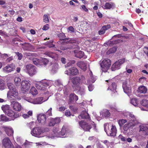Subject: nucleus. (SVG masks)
<instances>
[{"instance_id": "obj_1", "label": "nucleus", "mask_w": 148, "mask_h": 148, "mask_svg": "<svg viewBox=\"0 0 148 148\" xmlns=\"http://www.w3.org/2000/svg\"><path fill=\"white\" fill-rule=\"evenodd\" d=\"M7 85L9 89V90L7 93L8 96L13 97H14L13 98L14 100L20 99V97L18 96V92L14 85L11 83H7Z\"/></svg>"}, {"instance_id": "obj_2", "label": "nucleus", "mask_w": 148, "mask_h": 148, "mask_svg": "<svg viewBox=\"0 0 148 148\" xmlns=\"http://www.w3.org/2000/svg\"><path fill=\"white\" fill-rule=\"evenodd\" d=\"M81 80V78L78 76L72 78V87L74 90L80 91L81 88L80 85Z\"/></svg>"}, {"instance_id": "obj_3", "label": "nucleus", "mask_w": 148, "mask_h": 148, "mask_svg": "<svg viewBox=\"0 0 148 148\" xmlns=\"http://www.w3.org/2000/svg\"><path fill=\"white\" fill-rule=\"evenodd\" d=\"M107 125L104 126V130L108 136H116L117 130L115 126L112 125L110 126V129H109V125L108 127V129L106 128Z\"/></svg>"}, {"instance_id": "obj_4", "label": "nucleus", "mask_w": 148, "mask_h": 148, "mask_svg": "<svg viewBox=\"0 0 148 148\" xmlns=\"http://www.w3.org/2000/svg\"><path fill=\"white\" fill-rule=\"evenodd\" d=\"M111 65V61L108 58L103 60L100 64L101 70L103 72H107Z\"/></svg>"}, {"instance_id": "obj_5", "label": "nucleus", "mask_w": 148, "mask_h": 148, "mask_svg": "<svg viewBox=\"0 0 148 148\" xmlns=\"http://www.w3.org/2000/svg\"><path fill=\"white\" fill-rule=\"evenodd\" d=\"M79 124L83 130L85 131H89L92 127L90 125L84 120L79 121Z\"/></svg>"}, {"instance_id": "obj_6", "label": "nucleus", "mask_w": 148, "mask_h": 148, "mask_svg": "<svg viewBox=\"0 0 148 148\" xmlns=\"http://www.w3.org/2000/svg\"><path fill=\"white\" fill-rule=\"evenodd\" d=\"M125 58L120 59L112 65L111 70L112 71H114L119 69L121 65L125 62Z\"/></svg>"}, {"instance_id": "obj_7", "label": "nucleus", "mask_w": 148, "mask_h": 148, "mask_svg": "<svg viewBox=\"0 0 148 148\" xmlns=\"http://www.w3.org/2000/svg\"><path fill=\"white\" fill-rule=\"evenodd\" d=\"M64 73L69 75L75 76L78 74L79 72L78 69L76 67L73 66L66 70Z\"/></svg>"}, {"instance_id": "obj_8", "label": "nucleus", "mask_w": 148, "mask_h": 148, "mask_svg": "<svg viewBox=\"0 0 148 148\" xmlns=\"http://www.w3.org/2000/svg\"><path fill=\"white\" fill-rule=\"evenodd\" d=\"M26 69L27 73L30 76H33L36 72V68L32 64H29L26 66Z\"/></svg>"}, {"instance_id": "obj_9", "label": "nucleus", "mask_w": 148, "mask_h": 148, "mask_svg": "<svg viewBox=\"0 0 148 148\" xmlns=\"http://www.w3.org/2000/svg\"><path fill=\"white\" fill-rule=\"evenodd\" d=\"M2 144L5 148H13L14 147L13 144L8 137L5 138L3 140Z\"/></svg>"}, {"instance_id": "obj_10", "label": "nucleus", "mask_w": 148, "mask_h": 148, "mask_svg": "<svg viewBox=\"0 0 148 148\" xmlns=\"http://www.w3.org/2000/svg\"><path fill=\"white\" fill-rule=\"evenodd\" d=\"M5 114L11 117L12 120H14L20 116V114L18 113L13 111L12 109Z\"/></svg>"}, {"instance_id": "obj_11", "label": "nucleus", "mask_w": 148, "mask_h": 148, "mask_svg": "<svg viewBox=\"0 0 148 148\" xmlns=\"http://www.w3.org/2000/svg\"><path fill=\"white\" fill-rule=\"evenodd\" d=\"M15 65L13 63L7 65L3 68V71L6 73H8L14 71L15 69Z\"/></svg>"}, {"instance_id": "obj_12", "label": "nucleus", "mask_w": 148, "mask_h": 148, "mask_svg": "<svg viewBox=\"0 0 148 148\" xmlns=\"http://www.w3.org/2000/svg\"><path fill=\"white\" fill-rule=\"evenodd\" d=\"M42 134L41 127H40L34 128L31 132L32 135L36 137H38Z\"/></svg>"}, {"instance_id": "obj_13", "label": "nucleus", "mask_w": 148, "mask_h": 148, "mask_svg": "<svg viewBox=\"0 0 148 148\" xmlns=\"http://www.w3.org/2000/svg\"><path fill=\"white\" fill-rule=\"evenodd\" d=\"M122 86L124 91L126 93L129 94L131 92V87L127 84L126 81L123 82Z\"/></svg>"}, {"instance_id": "obj_14", "label": "nucleus", "mask_w": 148, "mask_h": 148, "mask_svg": "<svg viewBox=\"0 0 148 148\" xmlns=\"http://www.w3.org/2000/svg\"><path fill=\"white\" fill-rule=\"evenodd\" d=\"M37 119L39 123L41 125H44L46 123V115L40 114L37 116Z\"/></svg>"}, {"instance_id": "obj_15", "label": "nucleus", "mask_w": 148, "mask_h": 148, "mask_svg": "<svg viewBox=\"0 0 148 148\" xmlns=\"http://www.w3.org/2000/svg\"><path fill=\"white\" fill-rule=\"evenodd\" d=\"M12 103L14 110L16 111H20L21 110L22 107L20 103L14 101H12Z\"/></svg>"}, {"instance_id": "obj_16", "label": "nucleus", "mask_w": 148, "mask_h": 148, "mask_svg": "<svg viewBox=\"0 0 148 148\" xmlns=\"http://www.w3.org/2000/svg\"><path fill=\"white\" fill-rule=\"evenodd\" d=\"M135 123H133L131 121L128 122L127 123L125 124L123 127V129L124 131L123 132L124 134H125V132L126 133L127 132V131L130 127H133L135 126Z\"/></svg>"}, {"instance_id": "obj_17", "label": "nucleus", "mask_w": 148, "mask_h": 148, "mask_svg": "<svg viewBox=\"0 0 148 148\" xmlns=\"http://www.w3.org/2000/svg\"><path fill=\"white\" fill-rule=\"evenodd\" d=\"M48 86V84L46 82H38L36 84V88L37 89L40 90H44L45 88V86Z\"/></svg>"}, {"instance_id": "obj_18", "label": "nucleus", "mask_w": 148, "mask_h": 148, "mask_svg": "<svg viewBox=\"0 0 148 148\" xmlns=\"http://www.w3.org/2000/svg\"><path fill=\"white\" fill-rule=\"evenodd\" d=\"M60 118H51L49 123V126H53L59 123L60 122Z\"/></svg>"}, {"instance_id": "obj_19", "label": "nucleus", "mask_w": 148, "mask_h": 148, "mask_svg": "<svg viewBox=\"0 0 148 148\" xmlns=\"http://www.w3.org/2000/svg\"><path fill=\"white\" fill-rule=\"evenodd\" d=\"M123 40L121 39H117L114 40L109 41L106 42L105 44L109 46H112L118 43L121 42Z\"/></svg>"}, {"instance_id": "obj_20", "label": "nucleus", "mask_w": 148, "mask_h": 148, "mask_svg": "<svg viewBox=\"0 0 148 148\" xmlns=\"http://www.w3.org/2000/svg\"><path fill=\"white\" fill-rule=\"evenodd\" d=\"M78 99V97L74 93H71L69 96V102L72 103L74 101H76Z\"/></svg>"}, {"instance_id": "obj_21", "label": "nucleus", "mask_w": 148, "mask_h": 148, "mask_svg": "<svg viewBox=\"0 0 148 148\" xmlns=\"http://www.w3.org/2000/svg\"><path fill=\"white\" fill-rule=\"evenodd\" d=\"M79 116L81 117L82 119H86L89 121L91 120L89 114L86 111H82L81 113L79 114Z\"/></svg>"}, {"instance_id": "obj_22", "label": "nucleus", "mask_w": 148, "mask_h": 148, "mask_svg": "<svg viewBox=\"0 0 148 148\" xmlns=\"http://www.w3.org/2000/svg\"><path fill=\"white\" fill-rule=\"evenodd\" d=\"M77 66L80 68L84 71H85L86 70L87 64L83 62L80 61L78 62L77 63Z\"/></svg>"}, {"instance_id": "obj_23", "label": "nucleus", "mask_w": 148, "mask_h": 148, "mask_svg": "<svg viewBox=\"0 0 148 148\" xmlns=\"http://www.w3.org/2000/svg\"><path fill=\"white\" fill-rule=\"evenodd\" d=\"M30 84L27 81H23L21 83V87L22 89L27 90L29 88Z\"/></svg>"}, {"instance_id": "obj_24", "label": "nucleus", "mask_w": 148, "mask_h": 148, "mask_svg": "<svg viewBox=\"0 0 148 148\" xmlns=\"http://www.w3.org/2000/svg\"><path fill=\"white\" fill-rule=\"evenodd\" d=\"M3 128L5 132L8 136H12L13 135L14 131L12 128L6 127H4Z\"/></svg>"}, {"instance_id": "obj_25", "label": "nucleus", "mask_w": 148, "mask_h": 148, "mask_svg": "<svg viewBox=\"0 0 148 148\" xmlns=\"http://www.w3.org/2000/svg\"><path fill=\"white\" fill-rule=\"evenodd\" d=\"M147 91V88L143 86H141L138 88L137 92L140 93H145Z\"/></svg>"}, {"instance_id": "obj_26", "label": "nucleus", "mask_w": 148, "mask_h": 148, "mask_svg": "<svg viewBox=\"0 0 148 148\" xmlns=\"http://www.w3.org/2000/svg\"><path fill=\"white\" fill-rule=\"evenodd\" d=\"M1 109L5 114L11 109L10 106L8 105L2 106L1 107Z\"/></svg>"}, {"instance_id": "obj_27", "label": "nucleus", "mask_w": 148, "mask_h": 148, "mask_svg": "<svg viewBox=\"0 0 148 148\" xmlns=\"http://www.w3.org/2000/svg\"><path fill=\"white\" fill-rule=\"evenodd\" d=\"M75 57L80 59L83 58L84 56L85 58L86 57V56H85L84 52L81 51H79L75 53Z\"/></svg>"}, {"instance_id": "obj_28", "label": "nucleus", "mask_w": 148, "mask_h": 148, "mask_svg": "<svg viewBox=\"0 0 148 148\" xmlns=\"http://www.w3.org/2000/svg\"><path fill=\"white\" fill-rule=\"evenodd\" d=\"M55 130L57 131V129L56 128ZM56 133L57 134H56L58 136L61 137L65 135L66 133V130L65 129H62L60 131L58 132V131H57L56 133H55V134Z\"/></svg>"}, {"instance_id": "obj_29", "label": "nucleus", "mask_w": 148, "mask_h": 148, "mask_svg": "<svg viewBox=\"0 0 148 148\" xmlns=\"http://www.w3.org/2000/svg\"><path fill=\"white\" fill-rule=\"evenodd\" d=\"M114 5V4L112 3H109L107 2L105 4V5L103 6L104 7H103V8L106 9H110L112 8Z\"/></svg>"}, {"instance_id": "obj_30", "label": "nucleus", "mask_w": 148, "mask_h": 148, "mask_svg": "<svg viewBox=\"0 0 148 148\" xmlns=\"http://www.w3.org/2000/svg\"><path fill=\"white\" fill-rule=\"evenodd\" d=\"M43 98L42 97L36 98L34 100L35 104H41L43 102Z\"/></svg>"}, {"instance_id": "obj_31", "label": "nucleus", "mask_w": 148, "mask_h": 148, "mask_svg": "<svg viewBox=\"0 0 148 148\" xmlns=\"http://www.w3.org/2000/svg\"><path fill=\"white\" fill-rule=\"evenodd\" d=\"M129 116L130 117V119H131V121L133 122L132 123H135L136 125V123L137 122V121L135 116L134 114L131 113L129 114Z\"/></svg>"}, {"instance_id": "obj_32", "label": "nucleus", "mask_w": 148, "mask_h": 148, "mask_svg": "<svg viewBox=\"0 0 148 148\" xmlns=\"http://www.w3.org/2000/svg\"><path fill=\"white\" fill-rule=\"evenodd\" d=\"M117 48L115 47H113L109 49L106 52L107 55L115 53L116 50Z\"/></svg>"}, {"instance_id": "obj_33", "label": "nucleus", "mask_w": 148, "mask_h": 148, "mask_svg": "<svg viewBox=\"0 0 148 148\" xmlns=\"http://www.w3.org/2000/svg\"><path fill=\"white\" fill-rule=\"evenodd\" d=\"M14 82L16 86L19 85L21 84V79L18 77H16L14 79Z\"/></svg>"}, {"instance_id": "obj_34", "label": "nucleus", "mask_w": 148, "mask_h": 148, "mask_svg": "<svg viewBox=\"0 0 148 148\" xmlns=\"http://www.w3.org/2000/svg\"><path fill=\"white\" fill-rule=\"evenodd\" d=\"M30 93L33 95H36L38 93V92L35 87H32L30 90Z\"/></svg>"}, {"instance_id": "obj_35", "label": "nucleus", "mask_w": 148, "mask_h": 148, "mask_svg": "<svg viewBox=\"0 0 148 148\" xmlns=\"http://www.w3.org/2000/svg\"><path fill=\"white\" fill-rule=\"evenodd\" d=\"M131 103L134 106H137L138 103V101L137 99L133 98L131 100Z\"/></svg>"}, {"instance_id": "obj_36", "label": "nucleus", "mask_w": 148, "mask_h": 148, "mask_svg": "<svg viewBox=\"0 0 148 148\" xmlns=\"http://www.w3.org/2000/svg\"><path fill=\"white\" fill-rule=\"evenodd\" d=\"M140 103L143 106L148 108V100H143L140 101Z\"/></svg>"}, {"instance_id": "obj_37", "label": "nucleus", "mask_w": 148, "mask_h": 148, "mask_svg": "<svg viewBox=\"0 0 148 148\" xmlns=\"http://www.w3.org/2000/svg\"><path fill=\"white\" fill-rule=\"evenodd\" d=\"M116 87V85L115 82L112 83L111 85L108 88L111 91H113L115 90Z\"/></svg>"}, {"instance_id": "obj_38", "label": "nucleus", "mask_w": 148, "mask_h": 148, "mask_svg": "<svg viewBox=\"0 0 148 148\" xmlns=\"http://www.w3.org/2000/svg\"><path fill=\"white\" fill-rule=\"evenodd\" d=\"M58 37L60 38V39L61 40L62 39V40H69V38H65L63 39V38L65 37V34L63 33L59 34H58Z\"/></svg>"}, {"instance_id": "obj_39", "label": "nucleus", "mask_w": 148, "mask_h": 148, "mask_svg": "<svg viewBox=\"0 0 148 148\" xmlns=\"http://www.w3.org/2000/svg\"><path fill=\"white\" fill-rule=\"evenodd\" d=\"M127 122L126 119H119L118 121V123L120 127L122 126L125 123Z\"/></svg>"}, {"instance_id": "obj_40", "label": "nucleus", "mask_w": 148, "mask_h": 148, "mask_svg": "<svg viewBox=\"0 0 148 148\" xmlns=\"http://www.w3.org/2000/svg\"><path fill=\"white\" fill-rule=\"evenodd\" d=\"M45 54L47 55L48 56L51 58H54V56L53 55V53L50 52H46L45 53Z\"/></svg>"}, {"instance_id": "obj_41", "label": "nucleus", "mask_w": 148, "mask_h": 148, "mask_svg": "<svg viewBox=\"0 0 148 148\" xmlns=\"http://www.w3.org/2000/svg\"><path fill=\"white\" fill-rule=\"evenodd\" d=\"M34 64H38L40 62V60L36 58H33L32 59Z\"/></svg>"}, {"instance_id": "obj_42", "label": "nucleus", "mask_w": 148, "mask_h": 148, "mask_svg": "<svg viewBox=\"0 0 148 148\" xmlns=\"http://www.w3.org/2000/svg\"><path fill=\"white\" fill-rule=\"evenodd\" d=\"M41 130L42 133L47 132H49V128L46 127H41Z\"/></svg>"}, {"instance_id": "obj_43", "label": "nucleus", "mask_w": 148, "mask_h": 148, "mask_svg": "<svg viewBox=\"0 0 148 148\" xmlns=\"http://www.w3.org/2000/svg\"><path fill=\"white\" fill-rule=\"evenodd\" d=\"M68 32H70L71 33H74L75 32V29L72 26H70L68 27Z\"/></svg>"}, {"instance_id": "obj_44", "label": "nucleus", "mask_w": 148, "mask_h": 148, "mask_svg": "<svg viewBox=\"0 0 148 148\" xmlns=\"http://www.w3.org/2000/svg\"><path fill=\"white\" fill-rule=\"evenodd\" d=\"M43 21L45 22L48 23L49 22V19L47 15L46 14H45L44 15Z\"/></svg>"}, {"instance_id": "obj_45", "label": "nucleus", "mask_w": 148, "mask_h": 148, "mask_svg": "<svg viewBox=\"0 0 148 148\" xmlns=\"http://www.w3.org/2000/svg\"><path fill=\"white\" fill-rule=\"evenodd\" d=\"M1 119L2 121H8L9 119L6 116H4V115H1Z\"/></svg>"}, {"instance_id": "obj_46", "label": "nucleus", "mask_w": 148, "mask_h": 148, "mask_svg": "<svg viewBox=\"0 0 148 148\" xmlns=\"http://www.w3.org/2000/svg\"><path fill=\"white\" fill-rule=\"evenodd\" d=\"M118 139L122 141H125L126 139L125 137L123 136L122 135L120 134L118 137Z\"/></svg>"}, {"instance_id": "obj_47", "label": "nucleus", "mask_w": 148, "mask_h": 148, "mask_svg": "<svg viewBox=\"0 0 148 148\" xmlns=\"http://www.w3.org/2000/svg\"><path fill=\"white\" fill-rule=\"evenodd\" d=\"M110 25H103L102 27V29H104V30L106 31L108 29H109L110 28Z\"/></svg>"}, {"instance_id": "obj_48", "label": "nucleus", "mask_w": 148, "mask_h": 148, "mask_svg": "<svg viewBox=\"0 0 148 148\" xmlns=\"http://www.w3.org/2000/svg\"><path fill=\"white\" fill-rule=\"evenodd\" d=\"M104 115L106 117H108L110 116V113L108 110H106L104 113Z\"/></svg>"}, {"instance_id": "obj_49", "label": "nucleus", "mask_w": 148, "mask_h": 148, "mask_svg": "<svg viewBox=\"0 0 148 148\" xmlns=\"http://www.w3.org/2000/svg\"><path fill=\"white\" fill-rule=\"evenodd\" d=\"M42 63L45 65H46L48 64L49 62V60L46 58H43L42 59Z\"/></svg>"}, {"instance_id": "obj_50", "label": "nucleus", "mask_w": 148, "mask_h": 148, "mask_svg": "<svg viewBox=\"0 0 148 148\" xmlns=\"http://www.w3.org/2000/svg\"><path fill=\"white\" fill-rule=\"evenodd\" d=\"M52 108H50V109L46 112V114L49 116H51L52 115Z\"/></svg>"}, {"instance_id": "obj_51", "label": "nucleus", "mask_w": 148, "mask_h": 148, "mask_svg": "<svg viewBox=\"0 0 148 148\" xmlns=\"http://www.w3.org/2000/svg\"><path fill=\"white\" fill-rule=\"evenodd\" d=\"M147 127L140 126V131H142L143 133Z\"/></svg>"}, {"instance_id": "obj_52", "label": "nucleus", "mask_w": 148, "mask_h": 148, "mask_svg": "<svg viewBox=\"0 0 148 148\" xmlns=\"http://www.w3.org/2000/svg\"><path fill=\"white\" fill-rule=\"evenodd\" d=\"M4 84L3 80H0V89H3L4 88Z\"/></svg>"}, {"instance_id": "obj_53", "label": "nucleus", "mask_w": 148, "mask_h": 148, "mask_svg": "<svg viewBox=\"0 0 148 148\" xmlns=\"http://www.w3.org/2000/svg\"><path fill=\"white\" fill-rule=\"evenodd\" d=\"M105 31L102 27L101 29L99 31V34L100 35L103 34L105 33Z\"/></svg>"}, {"instance_id": "obj_54", "label": "nucleus", "mask_w": 148, "mask_h": 148, "mask_svg": "<svg viewBox=\"0 0 148 148\" xmlns=\"http://www.w3.org/2000/svg\"><path fill=\"white\" fill-rule=\"evenodd\" d=\"M81 7L83 11L86 12H88V9L86 8V6L84 5H82L81 6Z\"/></svg>"}, {"instance_id": "obj_55", "label": "nucleus", "mask_w": 148, "mask_h": 148, "mask_svg": "<svg viewBox=\"0 0 148 148\" xmlns=\"http://www.w3.org/2000/svg\"><path fill=\"white\" fill-rule=\"evenodd\" d=\"M16 55L18 56V59L19 60H21L23 57L22 54L21 53H20L19 52H18L16 53Z\"/></svg>"}, {"instance_id": "obj_56", "label": "nucleus", "mask_w": 148, "mask_h": 148, "mask_svg": "<svg viewBox=\"0 0 148 148\" xmlns=\"http://www.w3.org/2000/svg\"><path fill=\"white\" fill-rule=\"evenodd\" d=\"M126 24V26L127 27H131L133 28V25L130 22H127L125 23Z\"/></svg>"}, {"instance_id": "obj_57", "label": "nucleus", "mask_w": 148, "mask_h": 148, "mask_svg": "<svg viewBox=\"0 0 148 148\" xmlns=\"http://www.w3.org/2000/svg\"><path fill=\"white\" fill-rule=\"evenodd\" d=\"M88 87V90L90 91H92L94 89V86L92 84H89Z\"/></svg>"}, {"instance_id": "obj_58", "label": "nucleus", "mask_w": 148, "mask_h": 148, "mask_svg": "<svg viewBox=\"0 0 148 148\" xmlns=\"http://www.w3.org/2000/svg\"><path fill=\"white\" fill-rule=\"evenodd\" d=\"M71 112L68 110H66L65 112V115L67 116H69L71 115Z\"/></svg>"}, {"instance_id": "obj_59", "label": "nucleus", "mask_w": 148, "mask_h": 148, "mask_svg": "<svg viewBox=\"0 0 148 148\" xmlns=\"http://www.w3.org/2000/svg\"><path fill=\"white\" fill-rule=\"evenodd\" d=\"M49 28V24H47L45 25H44L42 29L44 30H47Z\"/></svg>"}, {"instance_id": "obj_60", "label": "nucleus", "mask_w": 148, "mask_h": 148, "mask_svg": "<svg viewBox=\"0 0 148 148\" xmlns=\"http://www.w3.org/2000/svg\"><path fill=\"white\" fill-rule=\"evenodd\" d=\"M146 77H142L139 79V81L140 82H143L144 81H145L146 80Z\"/></svg>"}, {"instance_id": "obj_61", "label": "nucleus", "mask_w": 148, "mask_h": 148, "mask_svg": "<svg viewBox=\"0 0 148 148\" xmlns=\"http://www.w3.org/2000/svg\"><path fill=\"white\" fill-rule=\"evenodd\" d=\"M144 51L145 53L148 57V47H144Z\"/></svg>"}, {"instance_id": "obj_62", "label": "nucleus", "mask_w": 148, "mask_h": 148, "mask_svg": "<svg viewBox=\"0 0 148 148\" xmlns=\"http://www.w3.org/2000/svg\"><path fill=\"white\" fill-rule=\"evenodd\" d=\"M13 59V56H10L9 58H8L6 60V62H9L11 61Z\"/></svg>"}, {"instance_id": "obj_63", "label": "nucleus", "mask_w": 148, "mask_h": 148, "mask_svg": "<svg viewBox=\"0 0 148 148\" xmlns=\"http://www.w3.org/2000/svg\"><path fill=\"white\" fill-rule=\"evenodd\" d=\"M66 109V108L65 106H62L59 108V110L60 112H64Z\"/></svg>"}, {"instance_id": "obj_64", "label": "nucleus", "mask_w": 148, "mask_h": 148, "mask_svg": "<svg viewBox=\"0 0 148 148\" xmlns=\"http://www.w3.org/2000/svg\"><path fill=\"white\" fill-rule=\"evenodd\" d=\"M75 61L74 60H73L72 61H71L70 62H69L67 64V65L68 66H70L72 65L73 64H74L75 63Z\"/></svg>"}]
</instances>
